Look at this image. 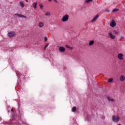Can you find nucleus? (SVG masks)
<instances>
[{"mask_svg":"<svg viewBox=\"0 0 125 125\" xmlns=\"http://www.w3.org/2000/svg\"><path fill=\"white\" fill-rule=\"evenodd\" d=\"M25 1H26V2H28V0H25Z\"/></svg>","mask_w":125,"mask_h":125,"instance_id":"31","label":"nucleus"},{"mask_svg":"<svg viewBox=\"0 0 125 125\" xmlns=\"http://www.w3.org/2000/svg\"><path fill=\"white\" fill-rule=\"evenodd\" d=\"M108 36L112 40H115V39H116V36L113 35L111 32L108 33Z\"/></svg>","mask_w":125,"mask_h":125,"instance_id":"6","label":"nucleus"},{"mask_svg":"<svg viewBox=\"0 0 125 125\" xmlns=\"http://www.w3.org/2000/svg\"><path fill=\"white\" fill-rule=\"evenodd\" d=\"M20 4L21 6V7H22V8L25 7V5L24 4V3L23 2V1H20Z\"/></svg>","mask_w":125,"mask_h":125,"instance_id":"15","label":"nucleus"},{"mask_svg":"<svg viewBox=\"0 0 125 125\" xmlns=\"http://www.w3.org/2000/svg\"><path fill=\"white\" fill-rule=\"evenodd\" d=\"M15 35V32L13 31L10 32L8 33V36L9 37V38H13V37H14Z\"/></svg>","mask_w":125,"mask_h":125,"instance_id":"5","label":"nucleus"},{"mask_svg":"<svg viewBox=\"0 0 125 125\" xmlns=\"http://www.w3.org/2000/svg\"><path fill=\"white\" fill-rule=\"evenodd\" d=\"M54 1H55V2H57V0H54Z\"/></svg>","mask_w":125,"mask_h":125,"instance_id":"26","label":"nucleus"},{"mask_svg":"<svg viewBox=\"0 0 125 125\" xmlns=\"http://www.w3.org/2000/svg\"><path fill=\"white\" fill-rule=\"evenodd\" d=\"M108 100L109 101H110L111 102H114V99L108 97Z\"/></svg>","mask_w":125,"mask_h":125,"instance_id":"18","label":"nucleus"},{"mask_svg":"<svg viewBox=\"0 0 125 125\" xmlns=\"http://www.w3.org/2000/svg\"><path fill=\"white\" fill-rule=\"evenodd\" d=\"M51 15V13H50V12L47 11L45 13V16L46 17H49V16H50Z\"/></svg>","mask_w":125,"mask_h":125,"instance_id":"11","label":"nucleus"},{"mask_svg":"<svg viewBox=\"0 0 125 125\" xmlns=\"http://www.w3.org/2000/svg\"><path fill=\"white\" fill-rule=\"evenodd\" d=\"M120 117L117 115H113L112 116V121L114 123H119L120 121Z\"/></svg>","mask_w":125,"mask_h":125,"instance_id":"1","label":"nucleus"},{"mask_svg":"<svg viewBox=\"0 0 125 125\" xmlns=\"http://www.w3.org/2000/svg\"><path fill=\"white\" fill-rule=\"evenodd\" d=\"M118 125H121V124H119Z\"/></svg>","mask_w":125,"mask_h":125,"instance_id":"33","label":"nucleus"},{"mask_svg":"<svg viewBox=\"0 0 125 125\" xmlns=\"http://www.w3.org/2000/svg\"><path fill=\"white\" fill-rule=\"evenodd\" d=\"M44 41H45V42H47V37H44Z\"/></svg>","mask_w":125,"mask_h":125,"instance_id":"24","label":"nucleus"},{"mask_svg":"<svg viewBox=\"0 0 125 125\" xmlns=\"http://www.w3.org/2000/svg\"><path fill=\"white\" fill-rule=\"evenodd\" d=\"M48 45H49V43H47L45 46V47H47V46H48Z\"/></svg>","mask_w":125,"mask_h":125,"instance_id":"25","label":"nucleus"},{"mask_svg":"<svg viewBox=\"0 0 125 125\" xmlns=\"http://www.w3.org/2000/svg\"><path fill=\"white\" fill-rule=\"evenodd\" d=\"M65 47H66V48H69V49H73V47L69 46V45H65Z\"/></svg>","mask_w":125,"mask_h":125,"instance_id":"16","label":"nucleus"},{"mask_svg":"<svg viewBox=\"0 0 125 125\" xmlns=\"http://www.w3.org/2000/svg\"><path fill=\"white\" fill-rule=\"evenodd\" d=\"M15 15L18 16V17H20V18H27V17L24 15H21L20 14H15Z\"/></svg>","mask_w":125,"mask_h":125,"instance_id":"7","label":"nucleus"},{"mask_svg":"<svg viewBox=\"0 0 125 125\" xmlns=\"http://www.w3.org/2000/svg\"><path fill=\"white\" fill-rule=\"evenodd\" d=\"M114 34H115L116 35H119V31H117V30H114Z\"/></svg>","mask_w":125,"mask_h":125,"instance_id":"23","label":"nucleus"},{"mask_svg":"<svg viewBox=\"0 0 125 125\" xmlns=\"http://www.w3.org/2000/svg\"><path fill=\"white\" fill-rule=\"evenodd\" d=\"M59 50L61 52H64V51H65V50H66V49H65V47H62V46H60L59 47Z\"/></svg>","mask_w":125,"mask_h":125,"instance_id":"8","label":"nucleus"},{"mask_svg":"<svg viewBox=\"0 0 125 125\" xmlns=\"http://www.w3.org/2000/svg\"><path fill=\"white\" fill-rule=\"evenodd\" d=\"M93 44H94V41L91 40L89 42V45H90V46L93 45Z\"/></svg>","mask_w":125,"mask_h":125,"instance_id":"13","label":"nucleus"},{"mask_svg":"<svg viewBox=\"0 0 125 125\" xmlns=\"http://www.w3.org/2000/svg\"><path fill=\"white\" fill-rule=\"evenodd\" d=\"M48 1H52V0H48Z\"/></svg>","mask_w":125,"mask_h":125,"instance_id":"30","label":"nucleus"},{"mask_svg":"<svg viewBox=\"0 0 125 125\" xmlns=\"http://www.w3.org/2000/svg\"><path fill=\"white\" fill-rule=\"evenodd\" d=\"M11 111H12V112H13V108L11 109Z\"/></svg>","mask_w":125,"mask_h":125,"instance_id":"29","label":"nucleus"},{"mask_svg":"<svg viewBox=\"0 0 125 125\" xmlns=\"http://www.w3.org/2000/svg\"><path fill=\"white\" fill-rule=\"evenodd\" d=\"M113 78H110L109 79H108V83H112L113 82Z\"/></svg>","mask_w":125,"mask_h":125,"instance_id":"20","label":"nucleus"},{"mask_svg":"<svg viewBox=\"0 0 125 125\" xmlns=\"http://www.w3.org/2000/svg\"><path fill=\"white\" fill-rule=\"evenodd\" d=\"M116 25L117 24L116 23V21H115L114 20L111 21L110 23V27H116Z\"/></svg>","mask_w":125,"mask_h":125,"instance_id":"4","label":"nucleus"},{"mask_svg":"<svg viewBox=\"0 0 125 125\" xmlns=\"http://www.w3.org/2000/svg\"><path fill=\"white\" fill-rule=\"evenodd\" d=\"M39 6L41 9H42L43 8V5H42V4H40Z\"/></svg>","mask_w":125,"mask_h":125,"instance_id":"19","label":"nucleus"},{"mask_svg":"<svg viewBox=\"0 0 125 125\" xmlns=\"http://www.w3.org/2000/svg\"><path fill=\"white\" fill-rule=\"evenodd\" d=\"M91 1H92V0H85L86 3H89V2H90Z\"/></svg>","mask_w":125,"mask_h":125,"instance_id":"21","label":"nucleus"},{"mask_svg":"<svg viewBox=\"0 0 125 125\" xmlns=\"http://www.w3.org/2000/svg\"><path fill=\"white\" fill-rule=\"evenodd\" d=\"M106 11H107V12H109V11H110L109 10H106Z\"/></svg>","mask_w":125,"mask_h":125,"instance_id":"28","label":"nucleus"},{"mask_svg":"<svg viewBox=\"0 0 125 125\" xmlns=\"http://www.w3.org/2000/svg\"><path fill=\"white\" fill-rule=\"evenodd\" d=\"M43 26H44V24L43 23V22H40L39 23V27L40 28H42V27H43Z\"/></svg>","mask_w":125,"mask_h":125,"instance_id":"12","label":"nucleus"},{"mask_svg":"<svg viewBox=\"0 0 125 125\" xmlns=\"http://www.w3.org/2000/svg\"><path fill=\"white\" fill-rule=\"evenodd\" d=\"M119 11V9H114L113 10H112V12H117V11Z\"/></svg>","mask_w":125,"mask_h":125,"instance_id":"22","label":"nucleus"},{"mask_svg":"<svg viewBox=\"0 0 125 125\" xmlns=\"http://www.w3.org/2000/svg\"><path fill=\"white\" fill-rule=\"evenodd\" d=\"M46 49V47H44V50H45Z\"/></svg>","mask_w":125,"mask_h":125,"instance_id":"27","label":"nucleus"},{"mask_svg":"<svg viewBox=\"0 0 125 125\" xmlns=\"http://www.w3.org/2000/svg\"><path fill=\"white\" fill-rule=\"evenodd\" d=\"M8 112H10V110H9Z\"/></svg>","mask_w":125,"mask_h":125,"instance_id":"32","label":"nucleus"},{"mask_svg":"<svg viewBox=\"0 0 125 125\" xmlns=\"http://www.w3.org/2000/svg\"><path fill=\"white\" fill-rule=\"evenodd\" d=\"M120 82H125V75H121L120 77Z\"/></svg>","mask_w":125,"mask_h":125,"instance_id":"9","label":"nucleus"},{"mask_svg":"<svg viewBox=\"0 0 125 125\" xmlns=\"http://www.w3.org/2000/svg\"><path fill=\"white\" fill-rule=\"evenodd\" d=\"M77 110V108L76 107V106H74L73 107H72V112H76V110Z\"/></svg>","mask_w":125,"mask_h":125,"instance_id":"17","label":"nucleus"},{"mask_svg":"<svg viewBox=\"0 0 125 125\" xmlns=\"http://www.w3.org/2000/svg\"><path fill=\"white\" fill-rule=\"evenodd\" d=\"M98 17H99V15H97L94 18L91 20V22H95L96 20H97Z\"/></svg>","mask_w":125,"mask_h":125,"instance_id":"10","label":"nucleus"},{"mask_svg":"<svg viewBox=\"0 0 125 125\" xmlns=\"http://www.w3.org/2000/svg\"><path fill=\"white\" fill-rule=\"evenodd\" d=\"M117 58L119 60H124V54L122 53L118 54L117 55Z\"/></svg>","mask_w":125,"mask_h":125,"instance_id":"3","label":"nucleus"},{"mask_svg":"<svg viewBox=\"0 0 125 125\" xmlns=\"http://www.w3.org/2000/svg\"><path fill=\"white\" fill-rule=\"evenodd\" d=\"M62 22H67L69 20V15H65L62 16V18L61 19Z\"/></svg>","mask_w":125,"mask_h":125,"instance_id":"2","label":"nucleus"},{"mask_svg":"<svg viewBox=\"0 0 125 125\" xmlns=\"http://www.w3.org/2000/svg\"><path fill=\"white\" fill-rule=\"evenodd\" d=\"M32 5L35 9H37V2H33Z\"/></svg>","mask_w":125,"mask_h":125,"instance_id":"14","label":"nucleus"}]
</instances>
